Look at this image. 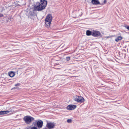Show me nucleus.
Here are the masks:
<instances>
[{
	"instance_id": "a211bd4d",
	"label": "nucleus",
	"mask_w": 129,
	"mask_h": 129,
	"mask_svg": "<svg viewBox=\"0 0 129 129\" xmlns=\"http://www.w3.org/2000/svg\"><path fill=\"white\" fill-rule=\"evenodd\" d=\"M86 35L87 36H89V30H87L86 31Z\"/></svg>"
},
{
	"instance_id": "2eb2a0df",
	"label": "nucleus",
	"mask_w": 129,
	"mask_h": 129,
	"mask_svg": "<svg viewBox=\"0 0 129 129\" xmlns=\"http://www.w3.org/2000/svg\"><path fill=\"white\" fill-rule=\"evenodd\" d=\"M72 120L71 119H68L67 120V122L68 123H70L72 122Z\"/></svg>"
},
{
	"instance_id": "6e6552de",
	"label": "nucleus",
	"mask_w": 129,
	"mask_h": 129,
	"mask_svg": "<svg viewBox=\"0 0 129 129\" xmlns=\"http://www.w3.org/2000/svg\"><path fill=\"white\" fill-rule=\"evenodd\" d=\"M52 20V17L50 14H48L46 17L45 21H51Z\"/></svg>"
},
{
	"instance_id": "aec40b11",
	"label": "nucleus",
	"mask_w": 129,
	"mask_h": 129,
	"mask_svg": "<svg viewBox=\"0 0 129 129\" xmlns=\"http://www.w3.org/2000/svg\"><path fill=\"white\" fill-rule=\"evenodd\" d=\"M36 124V122H33V125H35Z\"/></svg>"
},
{
	"instance_id": "9b49d317",
	"label": "nucleus",
	"mask_w": 129,
	"mask_h": 129,
	"mask_svg": "<svg viewBox=\"0 0 129 129\" xmlns=\"http://www.w3.org/2000/svg\"><path fill=\"white\" fill-rule=\"evenodd\" d=\"M46 26L47 28H49L50 26V24L51 21H45Z\"/></svg>"
},
{
	"instance_id": "412c9836",
	"label": "nucleus",
	"mask_w": 129,
	"mask_h": 129,
	"mask_svg": "<svg viewBox=\"0 0 129 129\" xmlns=\"http://www.w3.org/2000/svg\"><path fill=\"white\" fill-rule=\"evenodd\" d=\"M3 16V15L2 14L0 13V17H2Z\"/></svg>"
},
{
	"instance_id": "b1692460",
	"label": "nucleus",
	"mask_w": 129,
	"mask_h": 129,
	"mask_svg": "<svg viewBox=\"0 0 129 129\" xmlns=\"http://www.w3.org/2000/svg\"><path fill=\"white\" fill-rule=\"evenodd\" d=\"M27 129H28V128H27Z\"/></svg>"
},
{
	"instance_id": "dca6fc26",
	"label": "nucleus",
	"mask_w": 129,
	"mask_h": 129,
	"mask_svg": "<svg viewBox=\"0 0 129 129\" xmlns=\"http://www.w3.org/2000/svg\"><path fill=\"white\" fill-rule=\"evenodd\" d=\"M127 29L129 30V26L127 25H125L124 26Z\"/></svg>"
},
{
	"instance_id": "f3484780",
	"label": "nucleus",
	"mask_w": 129,
	"mask_h": 129,
	"mask_svg": "<svg viewBox=\"0 0 129 129\" xmlns=\"http://www.w3.org/2000/svg\"><path fill=\"white\" fill-rule=\"evenodd\" d=\"M30 129H37V127L34 126L31 127Z\"/></svg>"
},
{
	"instance_id": "7ed1b4c3",
	"label": "nucleus",
	"mask_w": 129,
	"mask_h": 129,
	"mask_svg": "<svg viewBox=\"0 0 129 129\" xmlns=\"http://www.w3.org/2000/svg\"><path fill=\"white\" fill-rule=\"evenodd\" d=\"M90 35L95 37H97L100 36L101 35V34L99 31H98L93 30L92 31H89V36Z\"/></svg>"
},
{
	"instance_id": "4be33fe9",
	"label": "nucleus",
	"mask_w": 129,
	"mask_h": 129,
	"mask_svg": "<svg viewBox=\"0 0 129 129\" xmlns=\"http://www.w3.org/2000/svg\"><path fill=\"white\" fill-rule=\"evenodd\" d=\"M107 2L106 1V0H104V4H105Z\"/></svg>"
},
{
	"instance_id": "f8f14e48",
	"label": "nucleus",
	"mask_w": 129,
	"mask_h": 129,
	"mask_svg": "<svg viewBox=\"0 0 129 129\" xmlns=\"http://www.w3.org/2000/svg\"><path fill=\"white\" fill-rule=\"evenodd\" d=\"M8 74L10 77H13L15 75V72L11 71L9 72Z\"/></svg>"
},
{
	"instance_id": "5701e85b",
	"label": "nucleus",
	"mask_w": 129,
	"mask_h": 129,
	"mask_svg": "<svg viewBox=\"0 0 129 129\" xmlns=\"http://www.w3.org/2000/svg\"><path fill=\"white\" fill-rule=\"evenodd\" d=\"M82 14H81V15H80V16H81V15H82Z\"/></svg>"
},
{
	"instance_id": "f257e3e1",
	"label": "nucleus",
	"mask_w": 129,
	"mask_h": 129,
	"mask_svg": "<svg viewBox=\"0 0 129 129\" xmlns=\"http://www.w3.org/2000/svg\"><path fill=\"white\" fill-rule=\"evenodd\" d=\"M38 5H35L34 6V9L35 10L40 11L45 9L46 6L47 2L44 0H40L39 3L38 2Z\"/></svg>"
},
{
	"instance_id": "9d476101",
	"label": "nucleus",
	"mask_w": 129,
	"mask_h": 129,
	"mask_svg": "<svg viewBox=\"0 0 129 129\" xmlns=\"http://www.w3.org/2000/svg\"><path fill=\"white\" fill-rule=\"evenodd\" d=\"M91 2L92 4L94 5L100 4V3L99 0H92Z\"/></svg>"
},
{
	"instance_id": "20e7f679",
	"label": "nucleus",
	"mask_w": 129,
	"mask_h": 129,
	"mask_svg": "<svg viewBox=\"0 0 129 129\" xmlns=\"http://www.w3.org/2000/svg\"><path fill=\"white\" fill-rule=\"evenodd\" d=\"M74 98V100L78 102L82 103L84 100V98L81 96L76 95Z\"/></svg>"
},
{
	"instance_id": "39448f33",
	"label": "nucleus",
	"mask_w": 129,
	"mask_h": 129,
	"mask_svg": "<svg viewBox=\"0 0 129 129\" xmlns=\"http://www.w3.org/2000/svg\"><path fill=\"white\" fill-rule=\"evenodd\" d=\"M76 106L75 105H70L67 106V109L69 110H72L76 108Z\"/></svg>"
},
{
	"instance_id": "423d86ee",
	"label": "nucleus",
	"mask_w": 129,
	"mask_h": 129,
	"mask_svg": "<svg viewBox=\"0 0 129 129\" xmlns=\"http://www.w3.org/2000/svg\"><path fill=\"white\" fill-rule=\"evenodd\" d=\"M43 124V122L41 120H38L36 123V124L39 128H41L42 127Z\"/></svg>"
},
{
	"instance_id": "4468645a",
	"label": "nucleus",
	"mask_w": 129,
	"mask_h": 129,
	"mask_svg": "<svg viewBox=\"0 0 129 129\" xmlns=\"http://www.w3.org/2000/svg\"><path fill=\"white\" fill-rule=\"evenodd\" d=\"M70 57H66V60L67 61H68L70 60Z\"/></svg>"
},
{
	"instance_id": "1a4fd4ad",
	"label": "nucleus",
	"mask_w": 129,
	"mask_h": 129,
	"mask_svg": "<svg viewBox=\"0 0 129 129\" xmlns=\"http://www.w3.org/2000/svg\"><path fill=\"white\" fill-rule=\"evenodd\" d=\"M11 112V113H12V112L11 110H9L7 111H0V115L7 114Z\"/></svg>"
},
{
	"instance_id": "ddd939ff",
	"label": "nucleus",
	"mask_w": 129,
	"mask_h": 129,
	"mask_svg": "<svg viewBox=\"0 0 129 129\" xmlns=\"http://www.w3.org/2000/svg\"><path fill=\"white\" fill-rule=\"evenodd\" d=\"M122 39V38L121 36H119L117 37L115 39V40L117 42L121 40Z\"/></svg>"
},
{
	"instance_id": "f03ea898",
	"label": "nucleus",
	"mask_w": 129,
	"mask_h": 129,
	"mask_svg": "<svg viewBox=\"0 0 129 129\" xmlns=\"http://www.w3.org/2000/svg\"><path fill=\"white\" fill-rule=\"evenodd\" d=\"M23 120L26 124H29L34 121V118L31 116H27L24 117Z\"/></svg>"
},
{
	"instance_id": "0eeeda50",
	"label": "nucleus",
	"mask_w": 129,
	"mask_h": 129,
	"mask_svg": "<svg viewBox=\"0 0 129 129\" xmlns=\"http://www.w3.org/2000/svg\"><path fill=\"white\" fill-rule=\"evenodd\" d=\"M55 126V124L54 123L49 122L47 124V126L49 129L53 128Z\"/></svg>"
},
{
	"instance_id": "6ab92c4d",
	"label": "nucleus",
	"mask_w": 129,
	"mask_h": 129,
	"mask_svg": "<svg viewBox=\"0 0 129 129\" xmlns=\"http://www.w3.org/2000/svg\"><path fill=\"white\" fill-rule=\"evenodd\" d=\"M20 84H19V83H18V84H16L15 85V86H18V85H20Z\"/></svg>"
}]
</instances>
